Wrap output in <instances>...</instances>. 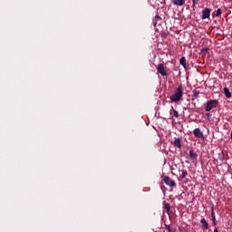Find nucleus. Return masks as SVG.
I'll return each instance as SVG.
<instances>
[{
  "mask_svg": "<svg viewBox=\"0 0 232 232\" xmlns=\"http://www.w3.org/2000/svg\"><path fill=\"white\" fill-rule=\"evenodd\" d=\"M182 95H184V88L182 87V84H180L176 89L175 93L170 96V101H172V102H179V101L182 99Z\"/></svg>",
  "mask_w": 232,
  "mask_h": 232,
  "instance_id": "nucleus-1",
  "label": "nucleus"
},
{
  "mask_svg": "<svg viewBox=\"0 0 232 232\" xmlns=\"http://www.w3.org/2000/svg\"><path fill=\"white\" fill-rule=\"evenodd\" d=\"M193 1V3H195V0H192Z\"/></svg>",
  "mask_w": 232,
  "mask_h": 232,
  "instance_id": "nucleus-28",
  "label": "nucleus"
},
{
  "mask_svg": "<svg viewBox=\"0 0 232 232\" xmlns=\"http://www.w3.org/2000/svg\"><path fill=\"white\" fill-rule=\"evenodd\" d=\"M174 6H183L186 0H172Z\"/></svg>",
  "mask_w": 232,
  "mask_h": 232,
  "instance_id": "nucleus-9",
  "label": "nucleus"
},
{
  "mask_svg": "<svg viewBox=\"0 0 232 232\" xmlns=\"http://www.w3.org/2000/svg\"><path fill=\"white\" fill-rule=\"evenodd\" d=\"M189 157L192 160H197V157H198V155L197 154V152H195V150H189Z\"/></svg>",
  "mask_w": 232,
  "mask_h": 232,
  "instance_id": "nucleus-11",
  "label": "nucleus"
},
{
  "mask_svg": "<svg viewBox=\"0 0 232 232\" xmlns=\"http://www.w3.org/2000/svg\"><path fill=\"white\" fill-rule=\"evenodd\" d=\"M203 117H204V119H207L208 121H209L211 119V114L206 113Z\"/></svg>",
  "mask_w": 232,
  "mask_h": 232,
  "instance_id": "nucleus-22",
  "label": "nucleus"
},
{
  "mask_svg": "<svg viewBox=\"0 0 232 232\" xmlns=\"http://www.w3.org/2000/svg\"><path fill=\"white\" fill-rule=\"evenodd\" d=\"M218 160H221V162H224V160H225L224 152L218 153Z\"/></svg>",
  "mask_w": 232,
  "mask_h": 232,
  "instance_id": "nucleus-18",
  "label": "nucleus"
},
{
  "mask_svg": "<svg viewBox=\"0 0 232 232\" xmlns=\"http://www.w3.org/2000/svg\"><path fill=\"white\" fill-rule=\"evenodd\" d=\"M217 106H218V100H209L207 102L205 110L206 111H211V110H214Z\"/></svg>",
  "mask_w": 232,
  "mask_h": 232,
  "instance_id": "nucleus-2",
  "label": "nucleus"
},
{
  "mask_svg": "<svg viewBox=\"0 0 232 232\" xmlns=\"http://www.w3.org/2000/svg\"><path fill=\"white\" fill-rule=\"evenodd\" d=\"M198 95H200V92L194 90L193 91V94H192V98L193 99H198Z\"/></svg>",
  "mask_w": 232,
  "mask_h": 232,
  "instance_id": "nucleus-16",
  "label": "nucleus"
},
{
  "mask_svg": "<svg viewBox=\"0 0 232 232\" xmlns=\"http://www.w3.org/2000/svg\"><path fill=\"white\" fill-rule=\"evenodd\" d=\"M200 222L202 224V229H209V224L206 220V218H201Z\"/></svg>",
  "mask_w": 232,
  "mask_h": 232,
  "instance_id": "nucleus-10",
  "label": "nucleus"
},
{
  "mask_svg": "<svg viewBox=\"0 0 232 232\" xmlns=\"http://www.w3.org/2000/svg\"><path fill=\"white\" fill-rule=\"evenodd\" d=\"M163 180L167 186H169V188H177V183H175V181L171 179L169 176H165Z\"/></svg>",
  "mask_w": 232,
  "mask_h": 232,
  "instance_id": "nucleus-3",
  "label": "nucleus"
},
{
  "mask_svg": "<svg viewBox=\"0 0 232 232\" xmlns=\"http://www.w3.org/2000/svg\"><path fill=\"white\" fill-rule=\"evenodd\" d=\"M170 232H177V230H174V231L172 230V231H170Z\"/></svg>",
  "mask_w": 232,
  "mask_h": 232,
  "instance_id": "nucleus-25",
  "label": "nucleus"
},
{
  "mask_svg": "<svg viewBox=\"0 0 232 232\" xmlns=\"http://www.w3.org/2000/svg\"><path fill=\"white\" fill-rule=\"evenodd\" d=\"M219 15H222V10L220 8H218L217 11H216V17H219Z\"/></svg>",
  "mask_w": 232,
  "mask_h": 232,
  "instance_id": "nucleus-21",
  "label": "nucleus"
},
{
  "mask_svg": "<svg viewBox=\"0 0 232 232\" xmlns=\"http://www.w3.org/2000/svg\"><path fill=\"white\" fill-rule=\"evenodd\" d=\"M164 37H166V34H163Z\"/></svg>",
  "mask_w": 232,
  "mask_h": 232,
  "instance_id": "nucleus-26",
  "label": "nucleus"
},
{
  "mask_svg": "<svg viewBox=\"0 0 232 232\" xmlns=\"http://www.w3.org/2000/svg\"><path fill=\"white\" fill-rule=\"evenodd\" d=\"M211 220L213 226H217V216L215 215V205L211 206Z\"/></svg>",
  "mask_w": 232,
  "mask_h": 232,
  "instance_id": "nucleus-7",
  "label": "nucleus"
},
{
  "mask_svg": "<svg viewBox=\"0 0 232 232\" xmlns=\"http://www.w3.org/2000/svg\"><path fill=\"white\" fill-rule=\"evenodd\" d=\"M179 64H181V66H183V68H188V63L186 62V57L182 56L179 59Z\"/></svg>",
  "mask_w": 232,
  "mask_h": 232,
  "instance_id": "nucleus-12",
  "label": "nucleus"
},
{
  "mask_svg": "<svg viewBox=\"0 0 232 232\" xmlns=\"http://www.w3.org/2000/svg\"><path fill=\"white\" fill-rule=\"evenodd\" d=\"M187 175H188V170H181L180 179H186Z\"/></svg>",
  "mask_w": 232,
  "mask_h": 232,
  "instance_id": "nucleus-19",
  "label": "nucleus"
},
{
  "mask_svg": "<svg viewBox=\"0 0 232 232\" xmlns=\"http://www.w3.org/2000/svg\"><path fill=\"white\" fill-rule=\"evenodd\" d=\"M208 52H209V48H202L201 49V51H200V53L202 54V53H208Z\"/></svg>",
  "mask_w": 232,
  "mask_h": 232,
  "instance_id": "nucleus-20",
  "label": "nucleus"
},
{
  "mask_svg": "<svg viewBox=\"0 0 232 232\" xmlns=\"http://www.w3.org/2000/svg\"><path fill=\"white\" fill-rule=\"evenodd\" d=\"M224 94L227 99H231V92H229V89L227 87L224 88Z\"/></svg>",
  "mask_w": 232,
  "mask_h": 232,
  "instance_id": "nucleus-13",
  "label": "nucleus"
},
{
  "mask_svg": "<svg viewBox=\"0 0 232 232\" xmlns=\"http://www.w3.org/2000/svg\"><path fill=\"white\" fill-rule=\"evenodd\" d=\"M163 206H164V208L166 209L167 213L169 214V211L171 209V205H169V203L163 202Z\"/></svg>",
  "mask_w": 232,
  "mask_h": 232,
  "instance_id": "nucleus-15",
  "label": "nucleus"
},
{
  "mask_svg": "<svg viewBox=\"0 0 232 232\" xmlns=\"http://www.w3.org/2000/svg\"><path fill=\"white\" fill-rule=\"evenodd\" d=\"M172 109V114H173V117H176V119H179V111L175 109H173V107H171Z\"/></svg>",
  "mask_w": 232,
  "mask_h": 232,
  "instance_id": "nucleus-17",
  "label": "nucleus"
},
{
  "mask_svg": "<svg viewBox=\"0 0 232 232\" xmlns=\"http://www.w3.org/2000/svg\"><path fill=\"white\" fill-rule=\"evenodd\" d=\"M214 232H218V227H215Z\"/></svg>",
  "mask_w": 232,
  "mask_h": 232,
  "instance_id": "nucleus-24",
  "label": "nucleus"
},
{
  "mask_svg": "<svg viewBox=\"0 0 232 232\" xmlns=\"http://www.w3.org/2000/svg\"><path fill=\"white\" fill-rule=\"evenodd\" d=\"M158 72L162 75V77H166L168 75V72H166V69H164V64L159 63L157 67Z\"/></svg>",
  "mask_w": 232,
  "mask_h": 232,
  "instance_id": "nucleus-4",
  "label": "nucleus"
},
{
  "mask_svg": "<svg viewBox=\"0 0 232 232\" xmlns=\"http://www.w3.org/2000/svg\"><path fill=\"white\" fill-rule=\"evenodd\" d=\"M193 134L197 139H204V133L200 131V128H197L193 130Z\"/></svg>",
  "mask_w": 232,
  "mask_h": 232,
  "instance_id": "nucleus-6",
  "label": "nucleus"
},
{
  "mask_svg": "<svg viewBox=\"0 0 232 232\" xmlns=\"http://www.w3.org/2000/svg\"><path fill=\"white\" fill-rule=\"evenodd\" d=\"M164 37H166V34H163Z\"/></svg>",
  "mask_w": 232,
  "mask_h": 232,
  "instance_id": "nucleus-27",
  "label": "nucleus"
},
{
  "mask_svg": "<svg viewBox=\"0 0 232 232\" xmlns=\"http://www.w3.org/2000/svg\"><path fill=\"white\" fill-rule=\"evenodd\" d=\"M202 14V19H209V16L211 15V9L205 8L201 12Z\"/></svg>",
  "mask_w": 232,
  "mask_h": 232,
  "instance_id": "nucleus-5",
  "label": "nucleus"
},
{
  "mask_svg": "<svg viewBox=\"0 0 232 232\" xmlns=\"http://www.w3.org/2000/svg\"><path fill=\"white\" fill-rule=\"evenodd\" d=\"M161 20H162V18H161L160 16H159V15L155 16V17L152 19V24H153V26H157V22H158V21H161Z\"/></svg>",
  "mask_w": 232,
  "mask_h": 232,
  "instance_id": "nucleus-14",
  "label": "nucleus"
},
{
  "mask_svg": "<svg viewBox=\"0 0 232 232\" xmlns=\"http://www.w3.org/2000/svg\"><path fill=\"white\" fill-rule=\"evenodd\" d=\"M181 142H182L181 138H176L175 140H174V146L180 150V148H182V143Z\"/></svg>",
  "mask_w": 232,
  "mask_h": 232,
  "instance_id": "nucleus-8",
  "label": "nucleus"
},
{
  "mask_svg": "<svg viewBox=\"0 0 232 232\" xmlns=\"http://www.w3.org/2000/svg\"><path fill=\"white\" fill-rule=\"evenodd\" d=\"M165 229H166L167 231H169V232L173 231V230L171 229V227H170L169 225H165Z\"/></svg>",
  "mask_w": 232,
  "mask_h": 232,
  "instance_id": "nucleus-23",
  "label": "nucleus"
}]
</instances>
